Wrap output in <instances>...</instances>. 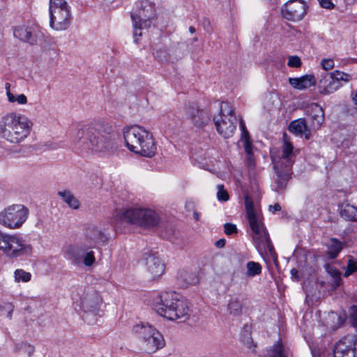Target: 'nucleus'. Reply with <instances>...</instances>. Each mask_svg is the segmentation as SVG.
Listing matches in <instances>:
<instances>
[{
    "mask_svg": "<svg viewBox=\"0 0 357 357\" xmlns=\"http://www.w3.org/2000/svg\"><path fill=\"white\" fill-rule=\"evenodd\" d=\"M13 34L20 40L27 42L31 45L36 43V36L33 33L31 27L20 26L15 28Z\"/></svg>",
    "mask_w": 357,
    "mask_h": 357,
    "instance_id": "24",
    "label": "nucleus"
},
{
    "mask_svg": "<svg viewBox=\"0 0 357 357\" xmlns=\"http://www.w3.org/2000/svg\"><path fill=\"white\" fill-rule=\"evenodd\" d=\"M321 7L327 9H331L334 5L331 0H318Z\"/></svg>",
    "mask_w": 357,
    "mask_h": 357,
    "instance_id": "45",
    "label": "nucleus"
},
{
    "mask_svg": "<svg viewBox=\"0 0 357 357\" xmlns=\"http://www.w3.org/2000/svg\"><path fill=\"white\" fill-rule=\"evenodd\" d=\"M50 26L54 31L67 30L72 24L70 7L65 0H50Z\"/></svg>",
    "mask_w": 357,
    "mask_h": 357,
    "instance_id": "9",
    "label": "nucleus"
},
{
    "mask_svg": "<svg viewBox=\"0 0 357 357\" xmlns=\"http://www.w3.org/2000/svg\"><path fill=\"white\" fill-rule=\"evenodd\" d=\"M242 140L243 142L245 151L247 153V155H252L253 153L252 150V144L249 138L243 139Z\"/></svg>",
    "mask_w": 357,
    "mask_h": 357,
    "instance_id": "44",
    "label": "nucleus"
},
{
    "mask_svg": "<svg viewBox=\"0 0 357 357\" xmlns=\"http://www.w3.org/2000/svg\"><path fill=\"white\" fill-rule=\"evenodd\" d=\"M14 278L16 282H27L31 280V274L23 269H17L14 272Z\"/></svg>",
    "mask_w": 357,
    "mask_h": 357,
    "instance_id": "33",
    "label": "nucleus"
},
{
    "mask_svg": "<svg viewBox=\"0 0 357 357\" xmlns=\"http://www.w3.org/2000/svg\"><path fill=\"white\" fill-rule=\"evenodd\" d=\"M217 197L219 201L226 202L229 199V195L227 192L224 189L222 185H218Z\"/></svg>",
    "mask_w": 357,
    "mask_h": 357,
    "instance_id": "38",
    "label": "nucleus"
},
{
    "mask_svg": "<svg viewBox=\"0 0 357 357\" xmlns=\"http://www.w3.org/2000/svg\"><path fill=\"white\" fill-rule=\"evenodd\" d=\"M106 237L105 234L96 227H89L86 231V239L84 242H86L89 245L96 247L97 244L105 243Z\"/></svg>",
    "mask_w": 357,
    "mask_h": 357,
    "instance_id": "22",
    "label": "nucleus"
},
{
    "mask_svg": "<svg viewBox=\"0 0 357 357\" xmlns=\"http://www.w3.org/2000/svg\"><path fill=\"white\" fill-rule=\"evenodd\" d=\"M285 138V135L284 136ZM292 144L284 140L282 147V153L279 155H272V162L276 174L275 183L277 185L276 190L280 192L286 188L287 182L291 178L292 174L291 167L295 161V153L293 151Z\"/></svg>",
    "mask_w": 357,
    "mask_h": 357,
    "instance_id": "6",
    "label": "nucleus"
},
{
    "mask_svg": "<svg viewBox=\"0 0 357 357\" xmlns=\"http://www.w3.org/2000/svg\"><path fill=\"white\" fill-rule=\"evenodd\" d=\"M218 132L225 138L231 137L236 128L237 119L227 102L221 104L220 112L213 118Z\"/></svg>",
    "mask_w": 357,
    "mask_h": 357,
    "instance_id": "13",
    "label": "nucleus"
},
{
    "mask_svg": "<svg viewBox=\"0 0 357 357\" xmlns=\"http://www.w3.org/2000/svg\"><path fill=\"white\" fill-rule=\"evenodd\" d=\"M243 299L240 297H231L227 304V312L232 316H239L242 313Z\"/></svg>",
    "mask_w": 357,
    "mask_h": 357,
    "instance_id": "28",
    "label": "nucleus"
},
{
    "mask_svg": "<svg viewBox=\"0 0 357 357\" xmlns=\"http://www.w3.org/2000/svg\"><path fill=\"white\" fill-rule=\"evenodd\" d=\"M328 272L331 275L333 281L332 283V285L336 288L340 284L341 282V274L339 271H337L336 268L329 267Z\"/></svg>",
    "mask_w": 357,
    "mask_h": 357,
    "instance_id": "36",
    "label": "nucleus"
},
{
    "mask_svg": "<svg viewBox=\"0 0 357 357\" xmlns=\"http://www.w3.org/2000/svg\"><path fill=\"white\" fill-rule=\"evenodd\" d=\"M29 211L22 204H13L0 212V224L10 229L20 228L28 218Z\"/></svg>",
    "mask_w": 357,
    "mask_h": 357,
    "instance_id": "12",
    "label": "nucleus"
},
{
    "mask_svg": "<svg viewBox=\"0 0 357 357\" xmlns=\"http://www.w3.org/2000/svg\"><path fill=\"white\" fill-rule=\"evenodd\" d=\"M312 126L319 129L324 121V112L322 107L317 103L313 104L310 110Z\"/></svg>",
    "mask_w": 357,
    "mask_h": 357,
    "instance_id": "25",
    "label": "nucleus"
},
{
    "mask_svg": "<svg viewBox=\"0 0 357 357\" xmlns=\"http://www.w3.org/2000/svg\"><path fill=\"white\" fill-rule=\"evenodd\" d=\"M225 232L227 235H231L232 234L237 232L236 226L231 223H226L224 225Z\"/></svg>",
    "mask_w": 357,
    "mask_h": 357,
    "instance_id": "43",
    "label": "nucleus"
},
{
    "mask_svg": "<svg viewBox=\"0 0 357 357\" xmlns=\"http://www.w3.org/2000/svg\"><path fill=\"white\" fill-rule=\"evenodd\" d=\"M16 349L18 351L24 350V351L27 352L29 355L33 352V347L31 345L23 342L20 344H18L16 347Z\"/></svg>",
    "mask_w": 357,
    "mask_h": 357,
    "instance_id": "42",
    "label": "nucleus"
},
{
    "mask_svg": "<svg viewBox=\"0 0 357 357\" xmlns=\"http://www.w3.org/2000/svg\"><path fill=\"white\" fill-rule=\"evenodd\" d=\"M132 332L141 340L142 349L148 354L155 353L165 344L162 334L148 323L134 325Z\"/></svg>",
    "mask_w": 357,
    "mask_h": 357,
    "instance_id": "8",
    "label": "nucleus"
},
{
    "mask_svg": "<svg viewBox=\"0 0 357 357\" xmlns=\"http://www.w3.org/2000/svg\"><path fill=\"white\" fill-rule=\"evenodd\" d=\"M72 139L83 153L107 155L117 149V133L110 123L102 120L79 126Z\"/></svg>",
    "mask_w": 357,
    "mask_h": 357,
    "instance_id": "1",
    "label": "nucleus"
},
{
    "mask_svg": "<svg viewBox=\"0 0 357 357\" xmlns=\"http://www.w3.org/2000/svg\"><path fill=\"white\" fill-rule=\"evenodd\" d=\"M184 111L194 126L197 128H203L211 120L210 113L206 109H200L196 102L185 104Z\"/></svg>",
    "mask_w": 357,
    "mask_h": 357,
    "instance_id": "15",
    "label": "nucleus"
},
{
    "mask_svg": "<svg viewBox=\"0 0 357 357\" xmlns=\"http://www.w3.org/2000/svg\"><path fill=\"white\" fill-rule=\"evenodd\" d=\"M281 210V206L279 204L276 203L273 206H269V211L272 213H275V211H280Z\"/></svg>",
    "mask_w": 357,
    "mask_h": 357,
    "instance_id": "49",
    "label": "nucleus"
},
{
    "mask_svg": "<svg viewBox=\"0 0 357 357\" xmlns=\"http://www.w3.org/2000/svg\"><path fill=\"white\" fill-rule=\"evenodd\" d=\"M62 200L71 208L77 210L80 206V202L68 190L59 191L57 193Z\"/></svg>",
    "mask_w": 357,
    "mask_h": 357,
    "instance_id": "27",
    "label": "nucleus"
},
{
    "mask_svg": "<svg viewBox=\"0 0 357 357\" xmlns=\"http://www.w3.org/2000/svg\"><path fill=\"white\" fill-rule=\"evenodd\" d=\"M189 31L191 33H195L196 30L195 29L194 26H190L189 27Z\"/></svg>",
    "mask_w": 357,
    "mask_h": 357,
    "instance_id": "55",
    "label": "nucleus"
},
{
    "mask_svg": "<svg viewBox=\"0 0 357 357\" xmlns=\"http://www.w3.org/2000/svg\"><path fill=\"white\" fill-rule=\"evenodd\" d=\"M357 351V337L347 335L339 340L333 350L334 357H356Z\"/></svg>",
    "mask_w": 357,
    "mask_h": 357,
    "instance_id": "18",
    "label": "nucleus"
},
{
    "mask_svg": "<svg viewBox=\"0 0 357 357\" xmlns=\"http://www.w3.org/2000/svg\"><path fill=\"white\" fill-rule=\"evenodd\" d=\"M147 273L152 279L160 277L165 271V264L155 254H149L144 259Z\"/></svg>",
    "mask_w": 357,
    "mask_h": 357,
    "instance_id": "19",
    "label": "nucleus"
},
{
    "mask_svg": "<svg viewBox=\"0 0 357 357\" xmlns=\"http://www.w3.org/2000/svg\"><path fill=\"white\" fill-rule=\"evenodd\" d=\"M302 63L300 57L297 56H290L289 57L287 65L289 67L293 68H299L301 67Z\"/></svg>",
    "mask_w": 357,
    "mask_h": 357,
    "instance_id": "39",
    "label": "nucleus"
},
{
    "mask_svg": "<svg viewBox=\"0 0 357 357\" xmlns=\"http://www.w3.org/2000/svg\"><path fill=\"white\" fill-rule=\"evenodd\" d=\"M287 349L282 344L280 340L275 342L268 350V355L269 357H287Z\"/></svg>",
    "mask_w": 357,
    "mask_h": 357,
    "instance_id": "30",
    "label": "nucleus"
},
{
    "mask_svg": "<svg viewBox=\"0 0 357 357\" xmlns=\"http://www.w3.org/2000/svg\"><path fill=\"white\" fill-rule=\"evenodd\" d=\"M331 74L333 76L335 80L339 83H347L351 79V75L340 70H335L331 73Z\"/></svg>",
    "mask_w": 357,
    "mask_h": 357,
    "instance_id": "34",
    "label": "nucleus"
},
{
    "mask_svg": "<svg viewBox=\"0 0 357 357\" xmlns=\"http://www.w3.org/2000/svg\"><path fill=\"white\" fill-rule=\"evenodd\" d=\"M244 199L247 217L253 232L252 238L255 248L261 257H264L265 255L269 254L272 258L275 259L276 253L273 245L271 242L268 231L261 222L260 215L254 208L252 198L245 195Z\"/></svg>",
    "mask_w": 357,
    "mask_h": 357,
    "instance_id": "4",
    "label": "nucleus"
},
{
    "mask_svg": "<svg viewBox=\"0 0 357 357\" xmlns=\"http://www.w3.org/2000/svg\"><path fill=\"white\" fill-rule=\"evenodd\" d=\"M199 214L198 212L197 211H194L193 212V218H195V220L196 221H198L199 220Z\"/></svg>",
    "mask_w": 357,
    "mask_h": 357,
    "instance_id": "53",
    "label": "nucleus"
},
{
    "mask_svg": "<svg viewBox=\"0 0 357 357\" xmlns=\"http://www.w3.org/2000/svg\"><path fill=\"white\" fill-rule=\"evenodd\" d=\"M10 84L9 83H6L5 84V89L6 90V95H7V97L8 98V94L9 93H12L10 91Z\"/></svg>",
    "mask_w": 357,
    "mask_h": 357,
    "instance_id": "52",
    "label": "nucleus"
},
{
    "mask_svg": "<svg viewBox=\"0 0 357 357\" xmlns=\"http://www.w3.org/2000/svg\"><path fill=\"white\" fill-rule=\"evenodd\" d=\"M357 271V259L352 256H349L347 262V269L344 276L348 277Z\"/></svg>",
    "mask_w": 357,
    "mask_h": 357,
    "instance_id": "35",
    "label": "nucleus"
},
{
    "mask_svg": "<svg viewBox=\"0 0 357 357\" xmlns=\"http://www.w3.org/2000/svg\"><path fill=\"white\" fill-rule=\"evenodd\" d=\"M338 210L342 218L347 221H357V206L344 202L338 205Z\"/></svg>",
    "mask_w": 357,
    "mask_h": 357,
    "instance_id": "23",
    "label": "nucleus"
},
{
    "mask_svg": "<svg viewBox=\"0 0 357 357\" xmlns=\"http://www.w3.org/2000/svg\"><path fill=\"white\" fill-rule=\"evenodd\" d=\"M342 86V83L337 82L331 73H324L319 82L318 88L320 93L328 95L334 93Z\"/></svg>",
    "mask_w": 357,
    "mask_h": 357,
    "instance_id": "20",
    "label": "nucleus"
},
{
    "mask_svg": "<svg viewBox=\"0 0 357 357\" xmlns=\"http://www.w3.org/2000/svg\"><path fill=\"white\" fill-rule=\"evenodd\" d=\"M102 304V298L93 289L84 291L80 296V307L84 314H98Z\"/></svg>",
    "mask_w": 357,
    "mask_h": 357,
    "instance_id": "16",
    "label": "nucleus"
},
{
    "mask_svg": "<svg viewBox=\"0 0 357 357\" xmlns=\"http://www.w3.org/2000/svg\"><path fill=\"white\" fill-rule=\"evenodd\" d=\"M321 65L325 70H331L335 66V62L333 59H324L321 60Z\"/></svg>",
    "mask_w": 357,
    "mask_h": 357,
    "instance_id": "41",
    "label": "nucleus"
},
{
    "mask_svg": "<svg viewBox=\"0 0 357 357\" xmlns=\"http://www.w3.org/2000/svg\"><path fill=\"white\" fill-rule=\"evenodd\" d=\"M33 122L26 116L14 112L0 118V137L14 144L24 142L30 135Z\"/></svg>",
    "mask_w": 357,
    "mask_h": 357,
    "instance_id": "2",
    "label": "nucleus"
},
{
    "mask_svg": "<svg viewBox=\"0 0 357 357\" xmlns=\"http://www.w3.org/2000/svg\"><path fill=\"white\" fill-rule=\"evenodd\" d=\"M154 309L160 316L172 321H185L190 317L186 300L175 291H165L154 298Z\"/></svg>",
    "mask_w": 357,
    "mask_h": 357,
    "instance_id": "3",
    "label": "nucleus"
},
{
    "mask_svg": "<svg viewBox=\"0 0 357 357\" xmlns=\"http://www.w3.org/2000/svg\"><path fill=\"white\" fill-rule=\"evenodd\" d=\"M193 40H194L195 41H197V38H195Z\"/></svg>",
    "mask_w": 357,
    "mask_h": 357,
    "instance_id": "56",
    "label": "nucleus"
},
{
    "mask_svg": "<svg viewBox=\"0 0 357 357\" xmlns=\"http://www.w3.org/2000/svg\"><path fill=\"white\" fill-rule=\"evenodd\" d=\"M215 245L218 248H223L225 245V240L223 238L219 239L215 242Z\"/></svg>",
    "mask_w": 357,
    "mask_h": 357,
    "instance_id": "50",
    "label": "nucleus"
},
{
    "mask_svg": "<svg viewBox=\"0 0 357 357\" xmlns=\"http://www.w3.org/2000/svg\"><path fill=\"white\" fill-rule=\"evenodd\" d=\"M8 100L10 102H17L20 105L27 103V98L24 94H20L15 96L13 93H9Z\"/></svg>",
    "mask_w": 357,
    "mask_h": 357,
    "instance_id": "37",
    "label": "nucleus"
},
{
    "mask_svg": "<svg viewBox=\"0 0 357 357\" xmlns=\"http://www.w3.org/2000/svg\"><path fill=\"white\" fill-rule=\"evenodd\" d=\"M240 128L242 131V139H245V138H249L248 131L247 130L243 120H241V121H240Z\"/></svg>",
    "mask_w": 357,
    "mask_h": 357,
    "instance_id": "48",
    "label": "nucleus"
},
{
    "mask_svg": "<svg viewBox=\"0 0 357 357\" xmlns=\"http://www.w3.org/2000/svg\"><path fill=\"white\" fill-rule=\"evenodd\" d=\"M289 130L296 135H305L306 139H309L310 131L307 128L305 119H299L293 121L289 126Z\"/></svg>",
    "mask_w": 357,
    "mask_h": 357,
    "instance_id": "26",
    "label": "nucleus"
},
{
    "mask_svg": "<svg viewBox=\"0 0 357 357\" xmlns=\"http://www.w3.org/2000/svg\"><path fill=\"white\" fill-rule=\"evenodd\" d=\"M246 165L249 169H253L255 167V163L253 154L252 155H247Z\"/></svg>",
    "mask_w": 357,
    "mask_h": 357,
    "instance_id": "46",
    "label": "nucleus"
},
{
    "mask_svg": "<svg viewBox=\"0 0 357 357\" xmlns=\"http://www.w3.org/2000/svg\"><path fill=\"white\" fill-rule=\"evenodd\" d=\"M94 248L86 242H82L79 244L68 245L66 248V254L74 264H79L82 260L86 266H91L96 261L94 252L91 250Z\"/></svg>",
    "mask_w": 357,
    "mask_h": 357,
    "instance_id": "14",
    "label": "nucleus"
},
{
    "mask_svg": "<svg viewBox=\"0 0 357 357\" xmlns=\"http://www.w3.org/2000/svg\"><path fill=\"white\" fill-rule=\"evenodd\" d=\"M291 275L293 278H294L296 280H298V271L295 268H292L291 270Z\"/></svg>",
    "mask_w": 357,
    "mask_h": 357,
    "instance_id": "51",
    "label": "nucleus"
},
{
    "mask_svg": "<svg viewBox=\"0 0 357 357\" xmlns=\"http://www.w3.org/2000/svg\"><path fill=\"white\" fill-rule=\"evenodd\" d=\"M123 137L128 149L144 157L151 158L156 152V144L151 133L139 126L124 129Z\"/></svg>",
    "mask_w": 357,
    "mask_h": 357,
    "instance_id": "5",
    "label": "nucleus"
},
{
    "mask_svg": "<svg viewBox=\"0 0 357 357\" xmlns=\"http://www.w3.org/2000/svg\"><path fill=\"white\" fill-rule=\"evenodd\" d=\"M176 278L178 280L183 282V285L196 284L199 282V279L195 273L185 270H180L177 273Z\"/></svg>",
    "mask_w": 357,
    "mask_h": 357,
    "instance_id": "29",
    "label": "nucleus"
},
{
    "mask_svg": "<svg viewBox=\"0 0 357 357\" xmlns=\"http://www.w3.org/2000/svg\"><path fill=\"white\" fill-rule=\"evenodd\" d=\"M307 8L302 0H290L282 6V13L288 20L300 21L306 15Z\"/></svg>",
    "mask_w": 357,
    "mask_h": 357,
    "instance_id": "17",
    "label": "nucleus"
},
{
    "mask_svg": "<svg viewBox=\"0 0 357 357\" xmlns=\"http://www.w3.org/2000/svg\"><path fill=\"white\" fill-rule=\"evenodd\" d=\"M289 83L294 89L305 90L316 84V78L313 75H305L300 77L289 78Z\"/></svg>",
    "mask_w": 357,
    "mask_h": 357,
    "instance_id": "21",
    "label": "nucleus"
},
{
    "mask_svg": "<svg viewBox=\"0 0 357 357\" xmlns=\"http://www.w3.org/2000/svg\"><path fill=\"white\" fill-rule=\"evenodd\" d=\"M155 16V9L153 3L149 0L138 1L136 6L131 12L130 17L133 26V36L135 43L142 36V31L151 26L152 19Z\"/></svg>",
    "mask_w": 357,
    "mask_h": 357,
    "instance_id": "7",
    "label": "nucleus"
},
{
    "mask_svg": "<svg viewBox=\"0 0 357 357\" xmlns=\"http://www.w3.org/2000/svg\"><path fill=\"white\" fill-rule=\"evenodd\" d=\"M32 246L25 243L19 234L0 231V250L9 258H17L32 252Z\"/></svg>",
    "mask_w": 357,
    "mask_h": 357,
    "instance_id": "11",
    "label": "nucleus"
},
{
    "mask_svg": "<svg viewBox=\"0 0 357 357\" xmlns=\"http://www.w3.org/2000/svg\"><path fill=\"white\" fill-rule=\"evenodd\" d=\"M350 319L353 326L357 329V306L356 305L350 307Z\"/></svg>",
    "mask_w": 357,
    "mask_h": 357,
    "instance_id": "40",
    "label": "nucleus"
},
{
    "mask_svg": "<svg viewBox=\"0 0 357 357\" xmlns=\"http://www.w3.org/2000/svg\"><path fill=\"white\" fill-rule=\"evenodd\" d=\"M243 342L248 348L251 349L253 347V342L250 335H245L243 337Z\"/></svg>",
    "mask_w": 357,
    "mask_h": 357,
    "instance_id": "47",
    "label": "nucleus"
},
{
    "mask_svg": "<svg viewBox=\"0 0 357 357\" xmlns=\"http://www.w3.org/2000/svg\"><path fill=\"white\" fill-rule=\"evenodd\" d=\"M114 219L142 227H155L158 225L160 221L159 216L155 211L142 208H128L123 212L118 213Z\"/></svg>",
    "mask_w": 357,
    "mask_h": 357,
    "instance_id": "10",
    "label": "nucleus"
},
{
    "mask_svg": "<svg viewBox=\"0 0 357 357\" xmlns=\"http://www.w3.org/2000/svg\"><path fill=\"white\" fill-rule=\"evenodd\" d=\"M246 276L248 278H253L261 274L262 267L259 263L250 261L246 264Z\"/></svg>",
    "mask_w": 357,
    "mask_h": 357,
    "instance_id": "32",
    "label": "nucleus"
},
{
    "mask_svg": "<svg viewBox=\"0 0 357 357\" xmlns=\"http://www.w3.org/2000/svg\"><path fill=\"white\" fill-rule=\"evenodd\" d=\"M353 101H354V104L357 106V90H356V92L354 96L353 97Z\"/></svg>",
    "mask_w": 357,
    "mask_h": 357,
    "instance_id": "54",
    "label": "nucleus"
},
{
    "mask_svg": "<svg viewBox=\"0 0 357 357\" xmlns=\"http://www.w3.org/2000/svg\"><path fill=\"white\" fill-rule=\"evenodd\" d=\"M342 246L340 241L332 238L328 243V255L330 258H335L342 250Z\"/></svg>",
    "mask_w": 357,
    "mask_h": 357,
    "instance_id": "31",
    "label": "nucleus"
}]
</instances>
